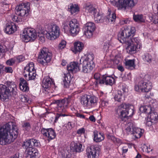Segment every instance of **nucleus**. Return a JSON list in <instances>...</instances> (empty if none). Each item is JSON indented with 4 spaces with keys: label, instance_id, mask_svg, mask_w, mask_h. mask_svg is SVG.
Returning <instances> with one entry per match:
<instances>
[{
    "label": "nucleus",
    "instance_id": "19",
    "mask_svg": "<svg viewBox=\"0 0 158 158\" xmlns=\"http://www.w3.org/2000/svg\"><path fill=\"white\" fill-rule=\"evenodd\" d=\"M68 11L71 15H76L80 11V8L78 4L70 3L68 6Z\"/></svg>",
    "mask_w": 158,
    "mask_h": 158
},
{
    "label": "nucleus",
    "instance_id": "58",
    "mask_svg": "<svg viewBox=\"0 0 158 158\" xmlns=\"http://www.w3.org/2000/svg\"><path fill=\"white\" fill-rule=\"evenodd\" d=\"M129 23V21L127 19H123L120 20L119 24L121 25H123L125 24H127Z\"/></svg>",
    "mask_w": 158,
    "mask_h": 158
},
{
    "label": "nucleus",
    "instance_id": "17",
    "mask_svg": "<svg viewBox=\"0 0 158 158\" xmlns=\"http://www.w3.org/2000/svg\"><path fill=\"white\" fill-rule=\"evenodd\" d=\"M40 143L39 140L32 139L28 140L24 143L23 146L26 147H31L33 148V147H39Z\"/></svg>",
    "mask_w": 158,
    "mask_h": 158
},
{
    "label": "nucleus",
    "instance_id": "11",
    "mask_svg": "<svg viewBox=\"0 0 158 158\" xmlns=\"http://www.w3.org/2000/svg\"><path fill=\"white\" fill-rule=\"evenodd\" d=\"M69 32L73 36H75L80 31L79 24L76 19H73L70 21Z\"/></svg>",
    "mask_w": 158,
    "mask_h": 158
},
{
    "label": "nucleus",
    "instance_id": "54",
    "mask_svg": "<svg viewBox=\"0 0 158 158\" xmlns=\"http://www.w3.org/2000/svg\"><path fill=\"white\" fill-rule=\"evenodd\" d=\"M67 22H64L63 23V25H64L63 29L64 30V31L66 33L69 31V28L68 25L69 24L67 23Z\"/></svg>",
    "mask_w": 158,
    "mask_h": 158
},
{
    "label": "nucleus",
    "instance_id": "12",
    "mask_svg": "<svg viewBox=\"0 0 158 158\" xmlns=\"http://www.w3.org/2000/svg\"><path fill=\"white\" fill-rule=\"evenodd\" d=\"M100 148L97 146H91L88 147L86 150L88 158H98L100 154Z\"/></svg>",
    "mask_w": 158,
    "mask_h": 158
},
{
    "label": "nucleus",
    "instance_id": "50",
    "mask_svg": "<svg viewBox=\"0 0 158 158\" xmlns=\"http://www.w3.org/2000/svg\"><path fill=\"white\" fill-rule=\"evenodd\" d=\"M100 74L98 73H95L94 75V78L96 80V82L97 84H99L98 81L102 79V78H100Z\"/></svg>",
    "mask_w": 158,
    "mask_h": 158
},
{
    "label": "nucleus",
    "instance_id": "9",
    "mask_svg": "<svg viewBox=\"0 0 158 158\" xmlns=\"http://www.w3.org/2000/svg\"><path fill=\"white\" fill-rule=\"evenodd\" d=\"M30 5L28 2L22 3L15 8V13L17 15L22 17H27L29 14Z\"/></svg>",
    "mask_w": 158,
    "mask_h": 158
},
{
    "label": "nucleus",
    "instance_id": "53",
    "mask_svg": "<svg viewBox=\"0 0 158 158\" xmlns=\"http://www.w3.org/2000/svg\"><path fill=\"white\" fill-rule=\"evenodd\" d=\"M154 122V121L153 120H151V119L150 118H149L148 117L146 119L145 123V124L147 125L148 126H150L152 125V123Z\"/></svg>",
    "mask_w": 158,
    "mask_h": 158
},
{
    "label": "nucleus",
    "instance_id": "35",
    "mask_svg": "<svg viewBox=\"0 0 158 158\" xmlns=\"http://www.w3.org/2000/svg\"><path fill=\"white\" fill-rule=\"evenodd\" d=\"M94 58V55L91 53H89L87 54V57L85 59L84 61H86L91 64L95 65L93 61Z\"/></svg>",
    "mask_w": 158,
    "mask_h": 158
},
{
    "label": "nucleus",
    "instance_id": "33",
    "mask_svg": "<svg viewBox=\"0 0 158 158\" xmlns=\"http://www.w3.org/2000/svg\"><path fill=\"white\" fill-rule=\"evenodd\" d=\"M34 70H35L34 69V64L33 62H30L28 65H27L24 68V77H27V74H26L27 72H28L29 71Z\"/></svg>",
    "mask_w": 158,
    "mask_h": 158
},
{
    "label": "nucleus",
    "instance_id": "37",
    "mask_svg": "<svg viewBox=\"0 0 158 158\" xmlns=\"http://www.w3.org/2000/svg\"><path fill=\"white\" fill-rule=\"evenodd\" d=\"M98 10L97 11V13L93 14L94 16V19L95 21L97 23L102 22L103 20L102 19V15L100 14L98 11Z\"/></svg>",
    "mask_w": 158,
    "mask_h": 158
},
{
    "label": "nucleus",
    "instance_id": "3",
    "mask_svg": "<svg viewBox=\"0 0 158 158\" xmlns=\"http://www.w3.org/2000/svg\"><path fill=\"white\" fill-rule=\"evenodd\" d=\"M16 85L14 82L7 81L4 85H0V97L1 100L8 99L11 94L13 96L17 94Z\"/></svg>",
    "mask_w": 158,
    "mask_h": 158
},
{
    "label": "nucleus",
    "instance_id": "39",
    "mask_svg": "<svg viewBox=\"0 0 158 158\" xmlns=\"http://www.w3.org/2000/svg\"><path fill=\"white\" fill-rule=\"evenodd\" d=\"M89 95H84L82 96L81 98V103L85 106H88Z\"/></svg>",
    "mask_w": 158,
    "mask_h": 158
},
{
    "label": "nucleus",
    "instance_id": "15",
    "mask_svg": "<svg viewBox=\"0 0 158 158\" xmlns=\"http://www.w3.org/2000/svg\"><path fill=\"white\" fill-rule=\"evenodd\" d=\"M128 110L117 109L116 110V113L118 114L119 118L122 121L126 122L128 119V117L130 116V114L128 115L129 112Z\"/></svg>",
    "mask_w": 158,
    "mask_h": 158
},
{
    "label": "nucleus",
    "instance_id": "6",
    "mask_svg": "<svg viewBox=\"0 0 158 158\" xmlns=\"http://www.w3.org/2000/svg\"><path fill=\"white\" fill-rule=\"evenodd\" d=\"M52 54L48 48H43L39 53L37 61L43 65L49 62L52 59Z\"/></svg>",
    "mask_w": 158,
    "mask_h": 158
},
{
    "label": "nucleus",
    "instance_id": "20",
    "mask_svg": "<svg viewBox=\"0 0 158 158\" xmlns=\"http://www.w3.org/2000/svg\"><path fill=\"white\" fill-rule=\"evenodd\" d=\"M17 29V26L14 23H8L6 24L4 31L7 34H11L16 31Z\"/></svg>",
    "mask_w": 158,
    "mask_h": 158
},
{
    "label": "nucleus",
    "instance_id": "2",
    "mask_svg": "<svg viewBox=\"0 0 158 158\" xmlns=\"http://www.w3.org/2000/svg\"><path fill=\"white\" fill-rule=\"evenodd\" d=\"M10 125L6 123L0 128V136L4 141V144L10 143L15 139L18 135V129L16 126H12L10 130Z\"/></svg>",
    "mask_w": 158,
    "mask_h": 158
},
{
    "label": "nucleus",
    "instance_id": "43",
    "mask_svg": "<svg viewBox=\"0 0 158 158\" xmlns=\"http://www.w3.org/2000/svg\"><path fill=\"white\" fill-rule=\"evenodd\" d=\"M134 108L133 104L126 103H123L118 106L119 109H133Z\"/></svg>",
    "mask_w": 158,
    "mask_h": 158
},
{
    "label": "nucleus",
    "instance_id": "31",
    "mask_svg": "<svg viewBox=\"0 0 158 158\" xmlns=\"http://www.w3.org/2000/svg\"><path fill=\"white\" fill-rule=\"evenodd\" d=\"M148 110L149 112L148 114V117L149 116L151 120L154 122L157 121L158 120V114L152 109H148Z\"/></svg>",
    "mask_w": 158,
    "mask_h": 158
},
{
    "label": "nucleus",
    "instance_id": "28",
    "mask_svg": "<svg viewBox=\"0 0 158 158\" xmlns=\"http://www.w3.org/2000/svg\"><path fill=\"white\" fill-rule=\"evenodd\" d=\"M135 60L134 59L126 60L124 63L126 68L130 70L135 69Z\"/></svg>",
    "mask_w": 158,
    "mask_h": 158
},
{
    "label": "nucleus",
    "instance_id": "10",
    "mask_svg": "<svg viewBox=\"0 0 158 158\" xmlns=\"http://www.w3.org/2000/svg\"><path fill=\"white\" fill-rule=\"evenodd\" d=\"M137 3V0H118L115 2L114 6L119 9L126 10L129 8H132Z\"/></svg>",
    "mask_w": 158,
    "mask_h": 158
},
{
    "label": "nucleus",
    "instance_id": "16",
    "mask_svg": "<svg viewBox=\"0 0 158 158\" xmlns=\"http://www.w3.org/2000/svg\"><path fill=\"white\" fill-rule=\"evenodd\" d=\"M25 147L27 149L26 158H36L38 156V151L36 149L31 147Z\"/></svg>",
    "mask_w": 158,
    "mask_h": 158
},
{
    "label": "nucleus",
    "instance_id": "60",
    "mask_svg": "<svg viewBox=\"0 0 158 158\" xmlns=\"http://www.w3.org/2000/svg\"><path fill=\"white\" fill-rule=\"evenodd\" d=\"M5 71L6 73H12L13 72L12 68L10 67H5Z\"/></svg>",
    "mask_w": 158,
    "mask_h": 158
},
{
    "label": "nucleus",
    "instance_id": "59",
    "mask_svg": "<svg viewBox=\"0 0 158 158\" xmlns=\"http://www.w3.org/2000/svg\"><path fill=\"white\" fill-rule=\"evenodd\" d=\"M20 99L21 101L23 102H27L28 101V99L27 97L24 95L21 96Z\"/></svg>",
    "mask_w": 158,
    "mask_h": 158
},
{
    "label": "nucleus",
    "instance_id": "13",
    "mask_svg": "<svg viewBox=\"0 0 158 158\" xmlns=\"http://www.w3.org/2000/svg\"><path fill=\"white\" fill-rule=\"evenodd\" d=\"M95 28V24L91 22L87 23L84 27V34L88 38H90L92 36L93 32Z\"/></svg>",
    "mask_w": 158,
    "mask_h": 158
},
{
    "label": "nucleus",
    "instance_id": "62",
    "mask_svg": "<svg viewBox=\"0 0 158 158\" xmlns=\"http://www.w3.org/2000/svg\"><path fill=\"white\" fill-rule=\"evenodd\" d=\"M12 19L13 21L17 22H20L21 20L17 16H14Z\"/></svg>",
    "mask_w": 158,
    "mask_h": 158
},
{
    "label": "nucleus",
    "instance_id": "63",
    "mask_svg": "<svg viewBox=\"0 0 158 158\" xmlns=\"http://www.w3.org/2000/svg\"><path fill=\"white\" fill-rule=\"evenodd\" d=\"M139 112L141 113H144L147 114H148L149 112L148 109H139Z\"/></svg>",
    "mask_w": 158,
    "mask_h": 158
},
{
    "label": "nucleus",
    "instance_id": "38",
    "mask_svg": "<svg viewBox=\"0 0 158 158\" xmlns=\"http://www.w3.org/2000/svg\"><path fill=\"white\" fill-rule=\"evenodd\" d=\"M143 59L145 62L149 64L150 63L152 60V56L149 53H146L142 56Z\"/></svg>",
    "mask_w": 158,
    "mask_h": 158
},
{
    "label": "nucleus",
    "instance_id": "46",
    "mask_svg": "<svg viewBox=\"0 0 158 158\" xmlns=\"http://www.w3.org/2000/svg\"><path fill=\"white\" fill-rule=\"evenodd\" d=\"M101 104L100 107L101 108H105L108 105V102L105 99L100 98Z\"/></svg>",
    "mask_w": 158,
    "mask_h": 158
},
{
    "label": "nucleus",
    "instance_id": "45",
    "mask_svg": "<svg viewBox=\"0 0 158 158\" xmlns=\"http://www.w3.org/2000/svg\"><path fill=\"white\" fill-rule=\"evenodd\" d=\"M121 92L120 91H118V94H116L114 97V100L118 102H120L121 101L122 96L123 95L122 94Z\"/></svg>",
    "mask_w": 158,
    "mask_h": 158
},
{
    "label": "nucleus",
    "instance_id": "27",
    "mask_svg": "<svg viewBox=\"0 0 158 158\" xmlns=\"http://www.w3.org/2000/svg\"><path fill=\"white\" fill-rule=\"evenodd\" d=\"M19 87L20 89L23 92L27 91L29 88L27 81L23 78H20V82L19 83Z\"/></svg>",
    "mask_w": 158,
    "mask_h": 158
},
{
    "label": "nucleus",
    "instance_id": "42",
    "mask_svg": "<svg viewBox=\"0 0 158 158\" xmlns=\"http://www.w3.org/2000/svg\"><path fill=\"white\" fill-rule=\"evenodd\" d=\"M26 74H27V75H28V80L34 79L36 75L35 70L31 71H29L28 72H27Z\"/></svg>",
    "mask_w": 158,
    "mask_h": 158
},
{
    "label": "nucleus",
    "instance_id": "23",
    "mask_svg": "<svg viewBox=\"0 0 158 158\" xmlns=\"http://www.w3.org/2000/svg\"><path fill=\"white\" fill-rule=\"evenodd\" d=\"M83 64L82 72L84 73H89L93 70L95 65H92L83 60Z\"/></svg>",
    "mask_w": 158,
    "mask_h": 158
},
{
    "label": "nucleus",
    "instance_id": "21",
    "mask_svg": "<svg viewBox=\"0 0 158 158\" xmlns=\"http://www.w3.org/2000/svg\"><path fill=\"white\" fill-rule=\"evenodd\" d=\"M68 70L73 73H76L79 70L78 63L75 62L70 63L67 66Z\"/></svg>",
    "mask_w": 158,
    "mask_h": 158
},
{
    "label": "nucleus",
    "instance_id": "24",
    "mask_svg": "<svg viewBox=\"0 0 158 158\" xmlns=\"http://www.w3.org/2000/svg\"><path fill=\"white\" fill-rule=\"evenodd\" d=\"M84 47L83 43L79 41L74 43V47L72 49L73 52L75 54L80 52L82 50Z\"/></svg>",
    "mask_w": 158,
    "mask_h": 158
},
{
    "label": "nucleus",
    "instance_id": "51",
    "mask_svg": "<svg viewBox=\"0 0 158 158\" xmlns=\"http://www.w3.org/2000/svg\"><path fill=\"white\" fill-rule=\"evenodd\" d=\"M129 147V145L127 144H123L122 145L121 149L123 153H125L127 152Z\"/></svg>",
    "mask_w": 158,
    "mask_h": 158
},
{
    "label": "nucleus",
    "instance_id": "61",
    "mask_svg": "<svg viewBox=\"0 0 158 158\" xmlns=\"http://www.w3.org/2000/svg\"><path fill=\"white\" fill-rule=\"evenodd\" d=\"M16 59L19 62H20L24 60L25 57L22 55H20L16 57Z\"/></svg>",
    "mask_w": 158,
    "mask_h": 158
},
{
    "label": "nucleus",
    "instance_id": "34",
    "mask_svg": "<svg viewBox=\"0 0 158 158\" xmlns=\"http://www.w3.org/2000/svg\"><path fill=\"white\" fill-rule=\"evenodd\" d=\"M88 106L93 107L97 105V98L94 96H91L89 95Z\"/></svg>",
    "mask_w": 158,
    "mask_h": 158
},
{
    "label": "nucleus",
    "instance_id": "55",
    "mask_svg": "<svg viewBox=\"0 0 158 158\" xmlns=\"http://www.w3.org/2000/svg\"><path fill=\"white\" fill-rule=\"evenodd\" d=\"M15 58H11L7 60L6 61V64L9 65H12L15 64Z\"/></svg>",
    "mask_w": 158,
    "mask_h": 158
},
{
    "label": "nucleus",
    "instance_id": "26",
    "mask_svg": "<svg viewBox=\"0 0 158 158\" xmlns=\"http://www.w3.org/2000/svg\"><path fill=\"white\" fill-rule=\"evenodd\" d=\"M94 141L98 143L102 141L104 139V136L101 133L95 130L93 132Z\"/></svg>",
    "mask_w": 158,
    "mask_h": 158
},
{
    "label": "nucleus",
    "instance_id": "14",
    "mask_svg": "<svg viewBox=\"0 0 158 158\" xmlns=\"http://www.w3.org/2000/svg\"><path fill=\"white\" fill-rule=\"evenodd\" d=\"M115 82L114 79L111 76L107 74L103 75L102 79L98 81L99 84H104L106 85H112Z\"/></svg>",
    "mask_w": 158,
    "mask_h": 158
},
{
    "label": "nucleus",
    "instance_id": "30",
    "mask_svg": "<svg viewBox=\"0 0 158 158\" xmlns=\"http://www.w3.org/2000/svg\"><path fill=\"white\" fill-rule=\"evenodd\" d=\"M86 12H89L92 14H95L98 10L96 8L93 7L92 5L89 3L86 4L85 6Z\"/></svg>",
    "mask_w": 158,
    "mask_h": 158
},
{
    "label": "nucleus",
    "instance_id": "18",
    "mask_svg": "<svg viewBox=\"0 0 158 158\" xmlns=\"http://www.w3.org/2000/svg\"><path fill=\"white\" fill-rule=\"evenodd\" d=\"M54 81L49 77H46L43 79L42 86L44 89H49L51 86H54Z\"/></svg>",
    "mask_w": 158,
    "mask_h": 158
},
{
    "label": "nucleus",
    "instance_id": "32",
    "mask_svg": "<svg viewBox=\"0 0 158 158\" xmlns=\"http://www.w3.org/2000/svg\"><path fill=\"white\" fill-rule=\"evenodd\" d=\"M128 45L127 49V52L130 54H133L135 52L137 49V45H134L133 44L126 43Z\"/></svg>",
    "mask_w": 158,
    "mask_h": 158
},
{
    "label": "nucleus",
    "instance_id": "36",
    "mask_svg": "<svg viewBox=\"0 0 158 158\" xmlns=\"http://www.w3.org/2000/svg\"><path fill=\"white\" fill-rule=\"evenodd\" d=\"M94 58V55L91 53H89L87 54V57L85 59L84 61H86L91 64L95 65L93 61Z\"/></svg>",
    "mask_w": 158,
    "mask_h": 158
},
{
    "label": "nucleus",
    "instance_id": "29",
    "mask_svg": "<svg viewBox=\"0 0 158 158\" xmlns=\"http://www.w3.org/2000/svg\"><path fill=\"white\" fill-rule=\"evenodd\" d=\"M71 81V77L69 73L64 74L63 84L64 87L68 88L69 86Z\"/></svg>",
    "mask_w": 158,
    "mask_h": 158
},
{
    "label": "nucleus",
    "instance_id": "1",
    "mask_svg": "<svg viewBox=\"0 0 158 158\" xmlns=\"http://www.w3.org/2000/svg\"><path fill=\"white\" fill-rule=\"evenodd\" d=\"M135 31V28L133 27L122 28L118 35V39L122 43L131 44L138 45L139 42L138 38L133 36L129 38L131 35H134Z\"/></svg>",
    "mask_w": 158,
    "mask_h": 158
},
{
    "label": "nucleus",
    "instance_id": "5",
    "mask_svg": "<svg viewBox=\"0 0 158 158\" xmlns=\"http://www.w3.org/2000/svg\"><path fill=\"white\" fill-rule=\"evenodd\" d=\"M47 31V37L51 40H53L59 37L60 30L59 27L54 23L48 24L45 26Z\"/></svg>",
    "mask_w": 158,
    "mask_h": 158
},
{
    "label": "nucleus",
    "instance_id": "8",
    "mask_svg": "<svg viewBox=\"0 0 158 158\" xmlns=\"http://www.w3.org/2000/svg\"><path fill=\"white\" fill-rule=\"evenodd\" d=\"M125 130L128 134H133L137 138H140L144 132L143 130L136 127L132 123H128Z\"/></svg>",
    "mask_w": 158,
    "mask_h": 158
},
{
    "label": "nucleus",
    "instance_id": "22",
    "mask_svg": "<svg viewBox=\"0 0 158 158\" xmlns=\"http://www.w3.org/2000/svg\"><path fill=\"white\" fill-rule=\"evenodd\" d=\"M54 104H56L58 108H63L65 109L68 104V100L66 98H64L62 99L54 100L53 101Z\"/></svg>",
    "mask_w": 158,
    "mask_h": 158
},
{
    "label": "nucleus",
    "instance_id": "7",
    "mask_svg": "<svg viewBox=\"0 0 158 158\" xmlns=\"http://www.w3.org/2000/svg\"><path fill=\"white\" fill-rule=\"evenodd\" d=\"M37 37L35 30L33 28H27L24 29L22 38L25 42L34 40Z\"/></svg>",
    "mask_w": 158,
    "mask_h": 158
},
{
    "label": "nucleus",
    "instance_id": "4",
    "mask_svg": "<svg viewBox=\"0 0 158 158\" xmlns=\"http://www.w3.org/2000/svg\"><path fill=\"white\" fill-rule=\"evenodd\" d=\"M150 77L148 75H145L135 86V90L137 91L140 90L142 92H148L152 89L151 82L150 81Z\"/></svg>",
    "mask_w": 158,
    "mask_h": 158
},
{
    "label": "nucleus",
    "instance_id": "56",
    "mask_svg": "<svg viewBox=\"0 0 158 158\" xmlns=\"http://www.w3.org/2000/svg\"><path fill=\"white\" fill-rule=\"evenodd\" d=\"M85 128L83 127H82L77 130V134L79 135H81L85 133Z\"/></svg>",
    "mask_w": 158,
    "mask_h": 158
},
{
    "label": "nucleus",
    "instance_id": "41",
    "mask_svg": "<svg viewBox=\"0 0 158 158\" xmlns=\"http://www.w3.org/2000/svg\"><path fill=\"white\" fill-rule=\"evenodd\" d=\"M134 20L138 22H144L145 20L143 19V16L142 15H134L133 16Z\"/></svg>",
    "mask_w": 158,
    "mask_h": 158
},
{
    "label": "nucleus",
    "instance_id": "47",
    "mask_svg": "<svg viewBox=\"0 0 158 158\" xmlns=\"http://www.w3.org/2000/svg\"><path fill=\"white\" fill-rule=\"evenodd\" d=\"M116 18L115 14L113 13L110 15V12H109V15L108 16L107 19L109 22H114Z\"/></svg>",
    "mask_w": 158,
    "mask_h": 158
},
{
    "label": "nucleus",
    "instance_id": "49",
    "mask_svg": "<svg viewBox=\"0 0 158 158\" xmlns=\"http://www.w3.org/2000/svg\"><path fill=\"white\" fill-rule=\"evenodd\" d=\"M22 126L26 130L29 131L31 128V126L30 123L28 122H24Z\"/></svg>",
    "mask_w": 158,
    "mask_h": 158
},
{
    "label": "nucleus",
    "instance_id": "52",
    "mask_svg": "<svg viewBox=\"0 0 158 158\" xmlns=\"http://www.w3.org/2000/svg\"><path fill=\"white\" fill-rule=\"evenodd\" d=\"M66 45V42L64 40H62L59 43L58 48L59 49H62L64 48Z\"/></svg>",
    "mask_w": 158,
    "mask_h": 158
},
{
    "label": "nucleus",
    "instance_id": "48",
    "mask_svg": "<svg viewBox=\"0 0 158 158\" xmlns=\"http://www.w3.org/2000/svg\"><path fill=\"white\" fill-rule=\"evenodd\" d=\"M38 36L39 37V40L42 43L44 42L45 41V38L44 36V34L42 32L40 33V32H38Z\"/></svg>",
    "mask_w": 158,
    "mask_h": 158
},
{
    "label": "nucleus",
    "instance_id": "64",
    "mask_svg": "<svg viewBox=\"0 0 158 158\" xmlns=\"http://www.w3.org/2000/svg\"><path fill=\"white\" fill-rule=\"evenodd\" d=\"M119 58H118H118H117L116 57L115 58L114 60V64H119L120 61L119 60Z\"/></svg>",
    "mask_w": 158,
    "mask_h": 158
},
{
    "label": "nucleus",
    "instance_id": "57",
    "mask_svg": "<svg viewBox=\"0 0 158 158\" xmlns=\"http://www.w3.org/2000/svg\"><path fill=\"white\" fill-rule=\"evenodd\" d=\"M48 129H46L45 128H42L41 130V133L46 137L48 135Z\"/></svg>",
    "mask_w": 158,
    "mask_h": 158
},
{
    "label": "nucleus",
    "instance_id": "44",
    "mask_svg": "<svg viewBox=\"0 0 158 158\" xmlns=\"http://www.w3.org/2000/svg\"><path fill=\"white\" fill-rule=\"evenodd\" d=\"M156 103L154 102L152 104H149L147 105H143L140 107L141 108H143V109H148V108H150V109H155L157 108L156 106Z\"/></svg>",
    "mask_w": 158,
    "mask_h": 158
},
{
    "label": "nucleus",
    "instance_id": "40",
    "mask_svg": "<svg viewBox=\"0 0 158 158\" xmlns=\"http://www.w3.org/2000/svg\"><path fill=\"white\" fill-rule=\"evenodd\" d=\"M48 133L47 137L49 139L51 140L54 139L56 136V134L54 130L52 128L48 129Z\"/></svg>",
    "mask_w": 158,
    "mask_h": 158
},
{
    "label": "nucleus",
    "instance_id": "25",
    "mask_svg": "<svg viewBox=\"0 0 158 158\" xmlns=\"http://www.w3.org/2000/svg\"><path fill=\"white\" fill-rule=\"evenodd\" d=\"M70 147L73 152H79L83 151L82 145L80 143H76L73 142L71 143Z\"/></svg>",
    "mask_w": 158,
    "mask_h": 158
}]
</instances>
